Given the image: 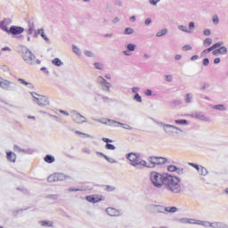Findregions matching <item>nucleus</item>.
I'll list each match as a JSON object with an SVG mask.
<instances>
[{
    "label": "nucleus",
    "instance_id": "nucleus-25",
    "mask_svg": "<svg viewBox=\"0 0 228 228\" xmlns=\"http://www.w3.org/2000/svg\"><path fill=\"white\" fill-rule=\"evenodd\" d=\"M84 55L86 57V58H96V54L95 53H94L93 51L91 50H85L84 51Z\"/></svg>",
    "mask_w": 228,
    "mask_h": 228
},
{
    "label": "nucleus",
    "instance_id": "nucleus-7",
    "mask_svg": "<svg viewBox=\"0 0 228 228\" xmlns=\"http://www.w3.org/2000/svg\"><path fill=\"white\" fill-rule=\"evenodd\" d=\"M0 88L7 92H15L17 90V83L0 78Z\"/></svg>",
    "mask_w": 228,
    "mask_h": 228
},
{
    "label": "nucleus",
    "instance_id": "nucleus-13",
    "mask_svg": "<svg viewBox=\"0 0 228 228\" xmlns=\"http://www.w3.org/2000/svg\"><path fill=\"white\" fill-rule=\"evenodd\" d=\"M192 118H197L198 120H200L201 122H207L209 124L211 122V118L209 117L206 116L202 112H196L191 115Z\"/></svg>",
    "mask_w": 228,
    "mask_h": 228
},
{
    "label": "nucleus",
    "instance_id": "nucleus-32",
    "mask_svg": "<svg viewBox=\"0 0 228 228\" xmlns=\"http://www.w3.org/2000/svg\"><path fill=\"white\" fill-rule=\"evenodd\" d=\"M37 35H40L45 42H49V37L45 36V33L44 32V28L38 29L37 30Z\"/></svg>",
    "mask_w": 228,
    "mask_h": 228
},
{
    "label": "nucleus",
    "instance_id": "nucleus-58",
    "mask_svg": "<svg viewBox=\"0 0 228 228\" xmlns=\"http://www.w3.org/2000/svg\"><path fill=\"white\" fill-rule=\"evenodd\" d=\"M161 0H149L150 4L151 6H158V3H159Z\"/></svg>",
    "mask_w": 228,
    "mask_h": 228
},
{
    "label": "nucleus",
    "instance_id": "nucleus-8",
    "mask_svg": "<svg viewBox=\"0 0 228 228\" xmlns=\"http://www.w3.org/2000/svg\"><path fill=\"white\" fill-rule=\"evenodd\" d=\"M148 161L150 164H147V167H145V168H154L156 165H165L167 159L163 157H151Z\"/></svg>",
    "mask_w": 228,
    "mask_h": 228
},
{
    "label": "nucleus",
    "instance_id": "nucleus-9",
    "mask_svg": "<svg viewBox=\"0 0 228 228\" xmlns=\"http://www.w3.org/2000/svg\"><path fill=\"white\" fill-rule=\"evenodd\" d=\"M67 179H71L70 175L63 173H54L48 176L47 181L48 183H58V181H67Z\"/></svg>",
    "mask_w": 228,
    "mask_h": 228
},
{
    "label": "nucleus",
    "instance_id": "nucleus-47",
    "mask_svg": "<svg viewBox=\"0 0 228 228\" xmlns=\"http://www.w3.org/2000/svg\"><path fill=\"white\" fill-rule=\"evenodd\" d=\"M0 29H3V31H6L8 33L9 29L8 27L4 24V21H0Z\"/></svg>",
    "mask_w": 228,
    "mask_h": 228
},
{
    "label": "nucleus",
    "instance_id": "nucleus-63",
    "mask_svg": "<svg viewBox=\"0 0 228 228\" xmlns=\"http://www.w3.org/2000/svg\"><path fill=\"white\" fill-rule=\"evenodd\" d=\"M105 190L106 191H115V187L111 185H107Z\"/></svg>",
    "mask_w": 228,
    "mask_h": 228
},
{
    "label": "nucleus",
    "instance_id": "nucleus-18",
    "mask_svg": "<svg viewBox=\"0 0 228 228\" xmlns=\"http://www.w3.org/2000/svg\"><path fill=\"white\" fill-rule=\"evenodd\" d=\"M6 159L9 163H15L17 161V155L13 151H6Z\"/></svg>",
    "mask_w": 228,
    "mask_h": 228
},
{
    "label": "nucleus",
    "instance_id": "nucleus-54",
    "mask_svg": "<svg viewBox=\"0 0 228 228\" xmlns=\"http://www.w3.org/2000/svg\"><path fill=\"white\" fill-rule=\"evenodd\" d=\"M168 172H175L177 170V167L171 165L167 167Z\"/></svg>",
    "mask_w": 228,
    "mask_h": 228
},
{
    "label": "nucleus",
    "instance_id": "nucleus-3",
    "mask_svg": "<svg viewBox=\"0 0 228 228\" xmlns=\"http://www.w3.org/2000/svg\"><path fill=\"white\" fill-rule=\"evenodd\" d=\"M167 175V173L161 174L153 171L150 174V181L155 188L161 189L165 185Z\"/></svg>",
    "mask_w": 228,
    "mask_h": 228
},
{
    "label": "nucleus",
    "instance_id": "nucleus-1",
    "mask_svg": "<svg viewBox=\"0 0 228 228\" xmlns=\"http://www.w3.org/2000/svg\"><path fill=\"white\" fill-rule=\"evenodd\" d=\"M164 186H166L168 191H171V193H174L175 195H177L183 191V186H181V179L170 174L167 175Z\"/></svg>",
    "mask_w": 228,
    "mask_h": 228
},
{
    "label": "nucleus",
    "instance_id": "nucleus-19",
    "mask_svg": "<svg viewBox=\"0 0 228 228\" xmlns=\"http://www.w3.org/2000/svg\"><path fill=\"white\" fill-rule=\"evenodd\" d=\"M13 151L15 152H23V154H33V150H31V149L24 150L18 145L13 146Z\"/></svg>",
    "mask_w": 228,
    "mask_h": 228
},
{
    "label": "nucleus",
    "instance_id": "nucleus-16",
    "mask_svg": "<svg viewBox=\"0 0 228 228\" xmlns=\"http://www.w3.org/2000/svg\"><path fill=\"white\" fill-rule=\"evenodd\" d=\"M7 33H9L10 35H21V33H24V28L12 26L10 29L7 30Z\"/></svg>",
    "mask_w": 228,
    "mask_h": 228
},
{
    "label": "nucleus",
    "instance_id": "nucleus-48",
    "mask_svg": "<svg viewBox=\"0 0 228 228\" xmlns=\"http://www.w3.org/2000/svg\"><path fill=\"white\" fill-rule=\"evenodd\" d=\"M212 20H213V24H215V26H217V24L220 23V19L218 18V15L213 16Z\"/></svg>",
    "mask_w": 228,
    "mask_h": 228
},
{
    "label": "nucleus",
    "instance_id": "nucleus-56",
    "mask_svg": "<svg viewBox=\"0 0 228 228\" xmlns=\"http://www.w3.org/2000/svg\"><path fill=\"white\" fill-rule=\"evenodd\" d=\"M210 86H211V85H209L208 83H205L202 85V86L200 87V90H201L203 92L204 90H208V88H209Z\"/></svg>",
    "mask_w": 228,
    "mask_h": 228
},
{
    "label": "nucleus",
    "instance_id": "nucleus-36",
    "mask_svg": "<svg viewBox=\"0 0 228 228\" xmlns=\"http://www.w3.org/2000/svg\"><path fill=\"white\" fill-rule=\"evenodd\" d=\"M199 225H202V227H211L213 225V223H210L209 221L200 220Z\"/></svg>",
    "mask_w": 228,
    "mask_h": 228
},
{
    "label": "nucleus",
    "instance_id": "nucleus-26",
    "mask_svg": "<svg viewBox=\"0 0 228 228\" xmlns=\"http://www.w3.org/2000/svg\"><path fill=\"white\" fill-rule=\"evenodd\" d=\"M77 134H79L80 136H83L84 138H90L91 140H94L95 137H94V135L89 134H86L80 131H76L75 132Z\"/></svg>",
    "mask_w": 228,
    "mask_h": 228
},
{
    "label": "nucleus",
    "instance_id": "nucleus-59",
    "mask_svg": "<svg viewBox=\"0 0 228 228\" xmlns=\"http://www.w3.org/2000/svg\"><path fill=\"white\" fill-rule=\"evenodd\" d=\"M12 20L10 18H6V19L4 20V24L5 26H10V24H12Z\"/></svg>",
    "mask_w": 228,
    "mask_h": 228
},
{
    "label": "nucleus",
    "instance_id": "nucleus-6",
    "mask_svg": "<svg viewBox=\"0 0 228 228\" xmlns=\"http://www.w3.org/2000/svg\"><path fill=\"white\" fill-rule=\"evenodd\" d=\"M159 126H161L164 133L166 134H179V133H183V129L174 126V125H168V124H165L163 122H159L158 123Z\"/></svg>",
    "mask_w": 228,
    "mask_h": 228
},
{
    "label": "nucleus",
    "instance_id": "nucleus-51",
    "mask_svg": "<svg viewBox=\"0 0 228 228\" xmlns=\"http://www.w3.org/2000/svg\"><path fill=\"white\" fill-rule=\"evenodd\" d=\"M105 149H107L108 151H115L116 147H115V145H113V144L107 143V144L105 145Z\"/></svg>",
    "mask_w": 228,
    "mask_h": 228
},
{
    "label": "nucleus",
    "instance_id": "nucleus-39",
    "mask_svg": "<svg viewBox=\"0 0 228 228\" xmlns=\"http://www.w3.org/2000/svg\"><path fill=\"white\" fill-rule=\"evenodd\" d=\"M200 220L196 218H189V224L190 225H200Z\"/></svg>",
    "mask_w": 228,
    "mask_h": 228
},
{
    "label": "nucleus",
    "instance_id": "nucleus-2",
    "mask_svg": "<svg viewBox=\"0 0 228 228\" xmlns=\"http://www.w3.org/2000/svg\"><path fill=\"white\" fill-rule=\"evenodd\" d=\"M126 159L130 161L131 167L136 170H143L147 167V161L140 159V153H128Z\"/></svg>",
    "mask_w": 228,
    "mask_h": 228
},
{
    "label": "nucleus",
    "instance_id": "nucleus-33",
    "mask_svg": "<svg viewBox=\"0 0 228 228\" xmlns=\"http://www.w3.org/2000/svg\"><path fill=\"white\" fill-rule=\"evenodd\" d=\"M94 67L96 70H104V64L102 62H94Z\"/></svg>",
    "mask_w": 228,
    "mask_h": 228
},
{
    "label": "nucleus",
    "instance_id": "nucleus-27",
    "mask_svg": "<svg viewBox=\"0 0 228 228\" xmlns=\"http://www.w3.org/2000/svg\"><path fill=\"white\" fill-rule=\"evenodd\" d=\"M165 35H168V28H162L161 30L156 33V37H165Z\"/></svg>",
    "mask_w": 228,
    "mask_h": 228
},
{
    "label": "nucleus",
    "instance_id": "nucleus-61",
    "mask_svg": "<svg viewBox=\"0 0 228 228\" xmlns=\"http://www.w3.org/2000/svg\"><path fill=\"white\" fill-rule=\"evenodd\" d=\"M131 92H132V94H134V95H136V94H138V92H140V87H132Z\"/></svg>",
    "mask_w": 228,
    "mask_h": 228
},
{
    "label": "nucleus",
    "instance_id": "nucleus-50",
    "mask_svg": "<svg viewBox=\"0 0 228 228\" xmlns=\"http://www.w3.org/2000/svg\"><path fill=\"white\" fill-rule=\"evenodd\" d=\"M104 159H106V161H108V163H117V160H115V159L108 157L107 155L104 156Z\"/></svg>",
    "mask_w": 228,
    "mask_h": 228
},
{
    "label": "nucleus",
    "instance_id": "nucleus-20",
    "mask_svg": "<svg viewBox=\"0 0 228 228\" xmlns=\"http://www.w3.org/2000/svg\"><path fill=\"white\" fill-rule=\"evenodd\" d=\"M86 200H87V202H90L91 204H97V202H101V199L94 196H86Z\"/></svg>",
    "mask_w": 228,
    "mask_h": 228
},
{
    "label": "nucleus",
    "instance_id": "nucleus-28",
    "mask_svg": "<svg viewBox=\"0 0 228 228\" xmlns=\"http://www.w3.org/2000/svg\"><path fill=\"white\" fill-rule=\"evenodd\" d=\"M214 110H217L218 111H227V107L224 104H217L213 107Z\"/></svg>",
    "mask_w": 228,
    "mask_h": 228
},
{
    "label": "nucleus",
    "instance_id": "nucleus-57",
    "mask_svg": "<svg viewBox=\"0 0 228 228\" xmlns=\"http://www.w3.org/2000/svg\"><path fill=\"white\" fill-rule=\"evenodd\" d=\"M144 95H146V97L152 96V90H151V89L144 90Z\"/></svg>",
    "mask_w": 228,
    "mask_h": 228
},
{
    "label": "nucleus",
    "instance_id": "nucleus-31",
    "mask_svg": "<svg viewBox=\"0 0 228 228\" xmlns=\"http://www.w3.org/2000/svg\"><path fill=\"white\" fill-rule=\"evenodd\" d=\"M52 63L55 65V67H62L63 61L60 60V58H55L52 61Z\"/></svg>",
    "mask_w": 228,
    "mask_h": 228
},
{
    "label": "nucleus",
    "instance_id": "nucleus-44",
    "mask_svg": "<svg viewBox=\"0 0 228 228\" xmlns=\"http://www.w3.org/2000/svg\"><path fill=\"white\" fill-rule=\"evenodd\" d=\"M126 49L130 52L136 51V45L130 43L126 45Z\"/></svg>",
    "mask_w": 228,
    "mask_h": 228
},
{
    "label": "nucleus",
    "instance_id": "nucleus-60",
    "mask_svg": "<svg viewBox=\"0 0 228 228\" xmlns=\"http://www.w3.org/2000/svg\"><path fill=\"white\" fill-rule=\"evenodd\" d=\"M35 31V27L30 26L28 29L27 30L28 35H33V32Z\"/></svg>",
    "mask_w": 228,
    "mask_h": 228
},
{
    "label": "nucleus",
    "instance_id": "nucleus-4",
    "mask_svg": "<svg viewBox=\"0 0 228 228\" xmlns=\"http://www.w3.org/2000/svg\"><path fill=\"white\" fill-rule=\"evenodd\" d=\"M22 59L28 63V65H40V63H42L40 59H37V56H35V54H33V53L28 48L23 50Z\"/></svg>",
    "mask_w": 228,
    "mask_h": 228
},
{
    "label": "nucleus",
    "instance_id": "nucleus-64",
    "mask_svg": "<svg viewBox=\"0 0 228 228\" xmlns=\"http://www.w3.org/2000/svg\"><path fill=\"white\" fill-rule=\"evenodd\" d=\"M183 51H191V45H183Z\"/></svg>",
    "mask_w": 228,
    "mask_h": 228
},
{
    "label": "nucleus",
    "instance_id": "nucleus-45",
    "mask_svg": "<svg viewBox=\"0 0 228 228\" xmlns=\"http://www.w3.org/2000/svg\"><path fill=\"white\" fill-rule=\"evenodd\" d=\"M218 53L223 55L227 54V47L221 46L220 48H218Z\"/></svg>",
    "mask_w": 228,
    "mask_h": 228
},
{
    "label": "nucleus",
    "instance_id": "nucleus-52",
    "mask_svg": "<svg viewBox=\"0 0 228 228\" xmlns=\"http://www.w3.org/2000/svg\"><path fill=\"white\" fill-rule=\"evenodd\" d=\"M165 79L167 83H172V81H174V77L172 75H166Z\"/></svg>",
    "mask_w": 228,
    "mask_h": 228
},
{
    "label": "nucleus",
    "instance_id": "nucleus-15",
    "mask_svg": "<svg viewBox=\"0 0 228 228\" xmlns=\"http://www.w3.org/2000/svg\"><path fill=\"white\" fill-rule=\"evenodd\" d=\"M94 102L98 104H102V102H110V97L104 96L99 93L94 94Z\"/></svg>",
    "mask_w": 228,
    "mask_h": 228
},
{
    "label": "nucleus",
    "instance_id": "nucleus-62",
    "mask_svg": "<svg viewBox=\"0 0 228 228\" xmlns=\"http://www.w3.org/2000/svg\"><path fill=\"white\" fill-rule=\"evenodd\" d=\"M203 34L205 35V37H210L211 29H209V28L204 29Z\"/></svg>",
    "mask_w": 228,
    "mask_h": 228
},
{
    "label": "nucleus",
    "instance_id": "nucleus-55",
    "mask_svg": "<svg viewBox=\"0 0 228 228\" xmlns=\"http://www.w3.org/2000/svg\"><path fill=\"white\" fill-rule=\"evenodd\" d=\"M181 224H190V218L188 217H183L179 220Z\"/></svg>",
    "mask_w": 228,
    "mask_h": 228
},
{
    "label": "nucleus",
    "instance_id": "nucleus-29",
    "mask_svg": "<svg viewBox=\"0 0 228 228\" xmlns=\"http://www.w3.org/2000/svg\"><path fill=\"white\" fill-rule=\"evenodd\" d=\"M44 159H45V163H49V164L54 163V161L56 160L54 159V156H53V155H46Z\"/></svg>",
    "mask_w": 228,
    "mask_h": 228
},
{
    "label": "nucleus",
    "instance_id": "nucleus-38",
    "mask_svg": "<svg viewBox=\"0 0 228 228\" xmlns=\"http://www.w3.org/2000/svg\"><path fill=\"white\" fill-rule=\"evenodd\" d=\"M199 172H200V175H204V176H206V175H208V174H209V171H208V168H206L202 166H200Z\"/></svg>",
    "mask_w": 228,
    "mask_h": 228
},
{
    "label": "nucleus",
    "instance_id": "nucleus-12",
    "mask_svg": "<svg viewBox=\"0 0 228 228\" xmlns=\"http://www.w3.org/2000/svg\"><path fill=\"white\" fill-rule=\"evenodd\" d=\"M97 83L102 86L103 92H110L111 83L108 82L106 78L100 76L97 78Z\"/></svg>",
    "mask_w": 228,
    "mask_h": 228
},
{
    "label": "nucleus",
    "instance_id": "nucleus-21",
    "mask_svg": "<svg viewBox=\"0 0 228 228\" xmlns=\"http://www.w3.org/2000/svg\"><path fill=\"white\" fill-rule=\"evenodd\" d=\"M185 104H191L193 102V94L191 93H188L184 97Z\"/></svg>",
    "mask_w": 228,
    "mask_h": 228
},
{
    "label": "nucleus",
    "instance_id": "nucleus-43",
    "mask_svg": "<svg viewBox=\"0 0 228 228\" xmlns=\"http://www.w3.org/2000/svg\"><path fill=\"white\" fill-rule=\"evenodd\" d=\"M124 35H133V33H134V29H133L132 28H126L124 30Z\"/></svg>",
    "mask_w": 228,
    "mask_h": 228
},
{
    "label": "nucleus",
    "instance_id": "nucleus-14",
    "mask_svg": "<svg viewBox=\"0 0 228 228\" xmlns=\"http://www.w3.org/2000/svg\"><path fill=\"white\" fill-rule=\"evenodd\" d=\"M106 213L109 216H122V210H118L115 208L109 207L106 208Z\"/></svg>",
    "mask_w": 228,
    "mask_h": 228
},
{
    "label": "nucleus",
    "instance_id": "nucleus-22",
    "mask_svg": "<svg viewBox=\"0 0 228 228\" xmlns=\"http://www.w3.org/2000/svg\"><path fill=\"white\" fill-rule=\"evenodd\" d=\"M94 122H99L100 124H104L105 126H110V120L108 118H94Z\"/></svg>",
    "mask_w": 228,
    "mask_h": 228
},
{
    "label": "nucleus",
    "instance_id": "nucleus-34",
    "mask_svg": "<svg viewBox=\"0 0 228 228\" xmlns=\"http://www.w3.org/2000/svg\"><path fill=\"white\" fill-rule=\"evenodd\" d=\"M19 83H20V85H24L25 86H28V88H31L33 86L32 83L27 82L26 80L22 79V78H18Z\"/></svg>",
    "mask_w": 228,
    "mask_h": 228
},
{
    "label": "nucleus",
    "instance_id": "nucleus-11",
    "mask_svg": "<svg viewBox=\"0 0 228 228\" xmlns=\"http://www.w3.org/2000/svg\"><path fill=\"white\" fill-rule=\"evenodd\" d=\"M188 26H189V28L185 25H178L177 29L179 31H182L183 33H187L188 35H191V33L195 31V22L191 21L189 22Z\"/></svg>",
    "mask_w": 228,
    "mask_h": 228
},
{
    "label": "nucleus",
    "instance_id": "nucleus-42",
    "mask_svg": "<svg viewBox=\"0 0 228 228\" xmlns=\"http://www.w3.org/2000/svg\"><path fill=\"white\" fill-rule=\"evenodd\" d=\"M133 101H135V102H143V101L142 100V96L140 95V94H136L134 95L133 97Z\"/></svg>",
    "mask_w": 228,
    "mask_h": 228
},
{
    "label": "nucleus",
    "instance_id": "nucleus-37",
    "mask_svg": "<svg viewBox=\"0 0 228 228\" xmlns=\"http://www.w3.org/2000/svg\"><path fill=\"white\" fill-rule=\"evenodd\" d=\"M211 44H213V39L210 37H207L204 41H203V45L205 47H209V45H211Z\"/></svg>",
    "mask_w": 228,
    "mask_h": 228
},
{
    "label": "nucleus",
    "instance_id": "nucleus-17",
    "mask_svg": "<svg viewBox=\"0 0 228 228\" xmlns=\"http://www.w3.org/2000/svg\"><path fill=\"white\" fill-rule=\"evenodd\" d=\"M150 208L153 213H166V208L159 205H151Z\"/></svg>",
    "mask_w": 228,
    "mask_h": 228
},
{
    "label": "nucleus",
    "instance_id": "nucleus-46",
    "mask_svg": "<svg viewBox=\"0 0 228 228\" xmlns=\"http://www.w3.org/2000/svg\"><path fill=\"white\" fill-rule=\"evenodd\" d=\"M112 4L118 8H121L122 1L121 0H113Z\"/></svg>",
    "mask_w": 228,
    "mask_h": 228
},
{
    "label": "nucleus",
    "instance_id": "nucleus-30",
    "mask_svg": "<svg viewBox=\"0 0 228 228\" xmlns=\"http://www.w3.org/2000/svg\"><path fill=\"white\" fill-rule=\"evenodd\" d=\"M175 123H176L178 126H189V122L186 119H175Z\"/></svg>",
    "mask_w": 228,
    "mask_h": 228
},
{
    "label": "nucleus",
    "instance_id": "nucleus-41",
    "mask_svg": "<svg viewBox=\"0 0 228 228\" xmlns=\"http://www.w3.org/2000/svg\"><path fill=\"white\" fill-rule=\"evenodd\" d=\"M166 213H177L176 207H166Z\"/></svg>",
    "mask_w": 228,
    "mask_h": 228
},
{
    "label": "nucleus",
    "instance_id": "nucleus-49",
    "mask_svg": "<svg viewBox=\"0 0 228 228\" xmlns=\"http://www.w3.org/2000/svg\"><path fill=\"white\" fill-rule=\"evenodd\" d=\"M120 126H121V127H123V129H127L128 131H132V129H133V126H131L127 124L121 123Z\"/></svg>",
    "mask_w": 228,
    "mask_h": 228
},
{
    "label": "nucleus",
    "instance_id": "nucleus-35",
    "mask_svg": "<svg viewBox=\"0 0 228 228\" xmlns=\"http://www.w3.org/2000/svg\"><path fill=\"white\" fill-rule=\"evenodd\" d=\"M120 124H122V123L113 120V119L109 120V126H110V127H118L120 126Z\"/></svg>",
    "mask_w": 228,
    "mask_h": 228
},
{
    "label": "nucleus",
    "instance_id": "nucleus-23",
    "mask_svg": "<svg viewBox=\"0 0 228 228\" xmlns=\"http://www.w3.org/2000/svg\"><path fill=\"white\" fill-rule=\"evenodd\" d=\"M212 228H227V225L223 222H214L211 225Z\"/></svg>",
    "mask_w": 228,
    "mask_h": 228
},
{
    "label": "nucleus",
    "instance_id": "nucleus-10",
    "mask_svg": "<svg viewBox=\"0 0 228 228\" xmlns=\"http://www.w3.org/2000/svg\"><path fill=\"white\" fill-rule=\"evenodd\" d=\"M69 113H70L71 119L73 120V122H75V124H85L87 122L86 118L81 115V113L77 112V110H70Z\"/></svg>",
    "mask_w": 228,
    "mask_h": 228
},
{
    "label": "nucleus",
    "instance_id": "nucleus-53",
    "mask_svg": "<svg viewBox=\"0 0 228 228\" xmlns=\"http://www.w3.org/2000/svg\"><path fill=\"white\" fill-rule=\"evenodd\" d=\"M181 104H183V101L181 100H175L172 102L173 106H181Z\"/></svg>",
    "mask_w": 228,
    "mask_h": 228
},
{
    "label": "nucleus",
    "instance_id": "nucleus-24",
    "mask_svg": "<svg viewBox=\"0 0 228 228\" xmlns=\"http://www.w3.org/2000/svg\"><path fill=\"white\" fill-rule=\"evenodd\" d=\"M42 227H54V223L53 221H39Z\"/></svg>",
    "mask_w": 228,
    "mask_h": 228
},
{
    "label": "nucleus",
    "instance_id": "nucleus-40",
    "mask_svg": "<svg viewBox=\"0 0 228 228\" xmlns=\"http://www.w3.org/2000/svg\"><path fill=\"white\" fill-rule=\"evenodd\" d=\"M72 51L77 54V56H81V49L79 47L76 46V45H72Z\"/></svg>",
    "mask_w": 228,
    "mask_h": 228
},
{
    "label": "nucleus",
    "instance_id": "nucleus-5",
    "mask_svg": "<svg viewBox=\"0 0 228 228\" xmlns=\"http://www.w3.org/2000/svg\"><path fill=\"white\" fill-rule=\"evenodd\" d=\"M30 95L33 97V102L41 108H47V106L51 105V102L47 96H44L37 93H30Z\"/></svg>",
    "mask_w": 228,
    "mask_h": 228
}]
</instances>
